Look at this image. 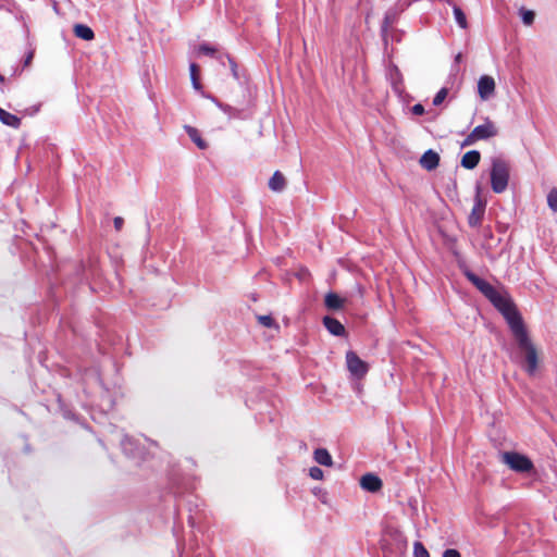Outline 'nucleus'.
<instances>
[{
    "instance_id": "obj_1",
    "label": "nucleus",
    "mask_w": 557,
    "mask_h": 557,
    "mask_svg": "<svg viewBox=\"0 0 557 557\" xmlns=\"http://www.w3.org/2000/svg\"><path fill=\"white\" fill-rule=\"evenodd\" d=\"M490 304L502 314L523 359L525 371L533 375L537 369V350L529 335L523 318L508 292L490 285Z\"/></svg>"
},
{
    "instance_id": "obj_2",
    "label": "nucleus",
    "mask_w": 557,
    "mask_h": 557,
    "mask_svg": "<svg viewBox=\"0 0 557 557\" xmlns=\"http://www.w3.org/2000/svg\"><path fill=\"white\" fill-rule=\"evenodd\" d=\"M510 177V166L508 161L503 158H494L490 169V185L497 193H504L507 189Z\"/></svg>"
},
{
    "instance_id": "obj_3",
    "label": "nucleus",
    "mask_w": 557,
    "mask_h": 557,
    "mask_svg": "<svg viewBox=\"0 0 557 557\" xmlns=\"http://www.w3.org/2000/svg\"><path fill=\"white\" fill-rule=\"evenodd\" d=\"M148 440L145 437H133L129 435H122L120 438V445L123 453L129 458H144L145 456V443Z\"/></svg>"
},
{
    "instance_id": "obj_4",
    "label": "nucleus",
    "mask_w": 557,
    "mask_h": 557,
    "mask_svg": "<svg viewBox=\"0 0 557 557\" xmlns=\"http://www.w3.org/2000/svg\"><path fill=\"white\" fill-rule=\"evenodd\" d=\"M502 461L516 472L525 473L533 469V463L527 456L515 451L503 453Z\"/></svg>"
},
{
    "instance_id": "obj_5",
    "label": "nucleus",
    "mask_w": 557,
    "mask_h": 557,
    "mask_svg": "<svg viewBox=\"0 0 557 557\" xmlns=\"http://www.w3.org/2000/svg\"><path fill=\"white\" fill-rule=\"evenodd\" d=\"M346 366L350 374L356 379L364 377L369 371L368 363L361 360L352 350L346 352Z\"/></svg>"
},
{
    "instance_id": "obj_6",
    "label": "nucleus",
    "mask_w": 557,
    "mask_h": 557,
    "mask_svg": "<svg viewBox=\"0 0 557 557\" xmlns=\"http://www.w3.org/2000/svg\"><path fill=\"white\" fill-rule=\"evenodd\" d=\"M482 193H483V187H482L481 183H478L475 186L474 206L469 215V224L471 226H478L483 219V214H484V210H485V200L482 199Z\"/></svg>"
},
{
    "instance_id": "obj_7",
    "label": "nucleus",
    "mask_w": 557,
    "mask_h": 557,
    "mask_svg": "<svg viewBox=\"0 0 557 557\" xmlns=\"http://www.w3.org/2000/svg\"><path fill=\"white\" fill-rule=\"evenodd\" d=\"M360 487L370 493L381 491L383 486L382 480L374 473H366L360 478Z\"/></svg>"
},
{
    "instance_id": "obj_8",
    "label": "nucleus",
    "mask_w": 557,
    "mask_h": 557,
    "mask_svg": "<svg viewBox=\"0 0 557 557\" xmlns=\"http://www.w3.org/2000/svg\"><path fill=\"white\" fill-rule=\"evenodd\" d=\"M438 163L440 156L432 149L425 151L420 159L421 166L428 171L436 169L438 166Z\"/></svg>"
},
{
    "instance_id": "obj_9",
    "label": "nucleus",
    "mask_w": 557,
    "mask_h": 557,
    "mask_svg": "<svg viewBox=\"0 0 557 557\" xmlns=\"http://www.w3.org/2000/svg\"><path fill=\"white\" fill-rule=\"evenodd\" d=\"M323 325L332 335L343 336L345 334L344 325L335 318L324 317Z\"/></svg>"
},
{
    "instance_id": "obj_10",
    "label": "nucleus",
    "mask_w": 557,
    "mask_h": 557,
    "mask_svg": "<svg viewBox=\"0 0 557 557\" xmlns=\"http://www.w3.org/2000/svg\"><path fill=\"white\" fill-rule=\"evenodd\" d=\"M467 278L484 295L487 297V282L484 278L479 277L475 273L466 269L463 271Z\"/></svg>"
},
{
    "instance_id": "obj_11",
    "label": "nucleus",
    "mask_w": 557,
    "mask_h": 557,
    "mask_svg": "<svg viewBox=\"0 0 557 557\" xmlns=\"http://www.w3.org/2000/svg\"><path fill=\"white\" fill-rule=\"evenodd\" d=\"M210 100H212L216 107L222 110L225 114L228 115L230 119H242L243 117V111L236 108H233L228 104L220 102L214 97L210 96L208 97Z\"/></svg>"
},
{
    "instance_id": "obj_12",
    "label": "nucleus",
    "mask_w": 557,
    "mask_h": 557,
    "mask_svg": "<svg viewBox=\"0 0 557 557\" xmlns=\"http://www.w3.org/2000/svg\"><path fill=\"white\" fill-rule=\"evenodd\" d=\"M313 459L317 463L324 466V467H332L333 466V458L327 449L325 448H317L313 451Z\"/></svg>"
},
{
    "instance_id": "obj_13",
    "label": "nucleus",
    "mask_w": 557,
    "mask_h": 557,
    "mask_svg": "<svg viewBox=\"0 0 557 557\" xmlns=\"http://www.w3.org/2000/svg\"><path fill=\"white\" fill-rule=\"evenodd\" d=\"M480 158H481V156H480L479 151L471 150L463 154L460 163L465 169L471 170L478 165Z\"/></svg>"
},
{
    "instance_id": "obj_14",
    "label": "nucleus",
    "mask_w": 557,
    "mask_h": 557,
    "mask_svg": "<svg viewBox=\"0 0 557 557\" xmlns=\"http://www.w3.org/2000/svg\"><path fill=\"white\" fill-rule=\"evenodd\" d=\"M324 305L330 310H339L344 306V299L331 292L325 295Z\"/></svg>"
},
{
    "instance_id": "obj_15",
    "label": "nucleus",
    "mask_w": 557,
    "mask_h": 557,
    "mask_svg": "<svg viewBox=\"0 0 557 557\" xmlns=\"http://www.w3.org/2000/svg\"><path fill=\"white\" fill-rule=\"evenodd\" d=\"M286 181L280 171H275L269 181V188L273 191H282L285 188Z\"/></svg>"
},
{
    "instance_id": "obj_16",
    "label": "nucleus",
    "mask_w": 557,
    "mask_h": 557,
    "mask_svg": "<svg viewBox=\"0 0 557 557\" xmlns=\"http://www.w3.org/2000/svg\"><path fill=\"white\" fill-rule=\"evenodd\" d=\"M487 138V124H482L476 126L472 133L466 138L463 145H470L475 139H485Z\"/></svg>"
},
{
    "instance_id": "obj_17",
    "label": "nucleus",
    "mask_w": 557,
    "mask_h": 557,
    "mask_svg": "<svg viewBox=\"0 0 557 557\" xmlns=\"http://www.w3.org/2000/svg\"><path fill=\"white\" fill-rule=\"evenodd\" d=\"M73 32L76 37L87 41L94 39L95 37L94 30L85 24H75Z\"/></svg>"
},
{
    "instance_id": "obj_18",
    "label": "nucleus",
    "mask_w": 557,
    "mask_h": 557,
    "mask_svg": "<svg viewBox=\"0 0 557 557\" xmlns=\"http://www.w3.org/2000/svg\"><path fill=\"white\" fill-rule=\"evenodd\" d=\"M189 73H190V81H191V85H193L194 89L199 91L201 94V96H203L206 98L210 97L209 95H206L205 91L202 90V86H201V84L199 82V77H198V65L196 63H190Z\"/></svg>"
},
{
    "instance_id": "obj_19",
    "label": "nucleus",
    "mask_w": 557,
    "mask_h": 557,
    "mask_svg": "<svg viewBox=\"0 0 557 557\" xmlns=\"http://www.w3.org/2000/svg\"><path fill=\"white\" fill-rule=\"evenodd\" d=\"M0 121L8 126L17 128L21 125V119L0 108Z\"/></svg>"
},
{
    "instance_id": "obj_20",
    "label": "nucleus",
    "mask_w": 557,
    "mask_h": 557,
    "mask_svg": "<svg viewBox=\"0 0 557 557\" xmlns=\"http://www.w3.org/2000/svg\"><path fill=\"white\" fill-rule=\"evenodd\" d=\"M389 79L392 83L393 89L400 94L403 90V78L399 70L397 67H394L389 71Z\"/></svg>"
},
{
    "instance_id": "obj_21",
    "label": "nucleus",
    "mask_w": 557,
    "mask_h": 557,
    "mask_svg": "<svg viewBox=\"0 0 557 557\" xmlns=\"http://www.w3.org/2000/svg\"><path fill=\"white\" fill-rule=\"evenodd\" d=\"M446 2L453 7L454 16L458 26L463 29L467 28V17L463 11L458 5L454 4L450 0H447Z\"/></svg>"
},
{
    "instance_id": "obj_22",
    "label": "nucleus",
    "mask_w": 557,
    "mask_h": 557,
    "mask_svg": "<svg viewBox=\"0 0 557 557\" xmlns=\"http://www.w3.org/2000/svg\"><path fill=\"white\" fill-rule=\"evenodd\" d=\"M185 129H186L189 138L197 145L198 148H200V149L207 148L206 141L201 138L199 132L195 127L185 126Z\"/></svg>"
},
{
    "instance_id": "obj_23",
    "label": "nucleus",
    "mask_w": 557,
    "mask_h": 557,
    "mask_svg": "<svg viewBox=\"0 0 557 557\" xmlns=\"http://www.w3.org/2000/svg\"><path fill=\"white\" fill-rule=\"evenodd\" d=\"M396 17H397L396 16V12L393 11V10H388L385 13V16H384V20H383V24H382V28H381L382 36H383L384 39L386 38V33H387L388 28L395 23Z\"/></svg>"
},
{
    "instance_id": "obj_24",
    "label": "nucleus",
    "mask_w": 557,
    "mask_h": 557,
    "mask_svg": "<svg viewBox=\"0 0 557 557\" xmlns=\"http://www.w3.org/2000/svg\"><path fill=\"white\" fill-rule=\"evenodd\" d=\"M519 16L522 20V23L527 26H531L535 18V13L532 10H528L525 8H521L519 10Z\"/></svg>"
},
{
    "instance_id": "obj_25",
    "label": "nucleus",
    "mask_w": 557,
    "mask_h": 557,
    "mask_svg": "<svg viewBox=\"0 0 557 557\" xmlns=\"http://www.w3.org/2000/svg\"><path fill=\"white\" fill-rule=\"evenodd\" d=\"M547 206L553 213H557V188H552L546 197Z\"/></svg>"
},
{
    "instance_id": "obj_26",
    "label": "nucleus",
    "mask_w": 557,
    "mask_h": 557,
    "mask_svg": "<svg viewBox=\"0 0 557 557\" xmlns=\"http://www.w3.org/2000/svg\"><path fill=\"white\" fill-rule=\"evenodd\" d=\"M478 90L481 99H487V75L481 76L478 84Z\"/></svg>"
},
{
    "instance_id": "obj_27",
    "label": "nucleus",
    "mask_w": 557,
    "mask_h": 557,
    "mask_svg": "<svg viewBox=\"0 0 557 557\" xmlns=\"http://www.w3.org/2000/svg\"><path fill=\"white\" fill-rule=\"evenodd\" d=\"M413 555L414 557H430L429 552L421 542H414Z\"/></svg>"
},
{
    "instance_id": "obj_28",
    "label": "nucleus",
    "mask_w": 557,
    "mask_h": 557,
    "mask_svg": "<svg viewBox=\"0 0 557 557\" xmlns=\"http://www.w3.org/2000/svg\"><path fill=\"white\" fill-rule=\"evenodd\" d=\"M258 321L265 327H277V324L271 315H258Z\"/></svg>"
},
{
    "instance_id": "obj_29",
    "label": "nucleus",
    "mask_w": 557,
    "mask_h": 557,
    "mask_svg": "<svg viewBox=\"0 0 557 557\" xmlns=\"http://www.w3.org/2000/svg\"><path fill=\"white\" fill-rule=\"evenodd\" d=\"M226 59H227V61L230 63V69H231L232 76L237 82H240V75H239L236 62L231 57H228V55H226Z\"/></svg>"
},
{
    "instance_id": "obj_30",
    "label": "nucleus",
    "mask_w": 557,
    "mask_h": 557,
    "mask_svg": "<svg viewBox=\"0 0 557 557\" xmlns=\"http://www.w3.org/2000/svg\"><path fill=\"white\" fill-rule=\"evenodd\" d=\"M446 97H447V89L446 88L440 89L437 91V94L435 95V97L433 98V104L440 106L445 100Z\"/></svg>"
},
{
    "instance_id": "obj_31",
    "label": "nucleus",
    "mask_w": 557,
    "mask_h": 557,
    "mask_svg": "<svg viewBox=\"0 0 557 557\" xmlns=\"http://www.w3.org/2000/svg\"><path fill=\"white\" fill-rule=\"evenodd\" d=\"M309 475L313 480H322L323 479V471L319 467H311L309 469Z\"/></svg>"
},
{
    "instance_id": "obj_32",
    "label": "nucleus",
    "mask_w": 557,
    "mask_h": 557,
    "mask_svg": "<svg viewBox=\"0 0 557 557\" xmlns=\"http://www.w3.org/2000/svg\"><path fill=\"white\" fill-rule=\"evenodd\" d=\"M198 51L200 53L207 54V55H213L215 52V49L207 44H202L199 46Z\"/></svg>"
},
{
    "instance_id": "obj_33",
    "label": "nucleus",
    "mask_w": 557,
    "mask_h": 557,
    "mask_svg": "<svg viewBox=\"0 0 557 557\" xmlns=\"http://www.w3.org/2000/svg\"><path fill=\"white\" fill-rule=\"evenodd\" d=\"M424 111V107L421 103H417L411 108V112L414 115H422Z\"/></svg>"
},
{
    "instance_id": "obj_34",
    "label": "nucleus",
    "mask_w": 557,
    "mask_h": 557,
    "mask_svg": "<svg viewBox=\"0 0 557 557\" xmlns=\"http://www.w3.org/2000/svg\"><path fill=\"white\" fill-rule=\"evenodd\" d=\"M443 557H461V556L457 549L448 548V549L444 550Z\"/></svg>"
},
{
    "instance_id": "obj_35",
    "label": "nucleus",
    "mask_w": 557,
    "mask_h": 557,
    "mask_svg": "<svg viewBox=\"0 0 557 557\" xmlns=\"http://www.w3.org/2000/svg\"><path fill=\"white\" fill-rule=\"evenodd\" d=\"M113 222H114V227H115L116 231H120L122 228V226H123V223H124V221H123V219L121 216L114 218Z\"/></svg>"
},
{
    "instance_id": "obj_36",
    "label": "nucleus",
    "mask_w": 557,
    "mask_h": 557,
    "mask_svg": "<svg viewBox=\"0 0 557 557\" xmlns=\"http://www.w3.org/2000/svg\"><path fill=\"white\" fill-rule=\"evenodd\" d=\"M490 137L497 134V129L490 123V131H488Z\"/></svg>"
},
{
    "instance_id": "obj_37",
    "label": "nucleus",
    "mask_w": 557,
    "mask_h": 557,
    "mask_svg": "<svg viewBox=\"0 0 557 557\" xmlns=\"http://www.w3.org/2000/svg\"><path fill=\"white\" fill-rule=\"evenodd\" d=\"M495 88V82L493 78L490 77V95L494 91Z\"/></svg>"
},
{
    "instance_id": "obj_38",
    "label": "nucleus",
    "mask_w": 557,
    "mask_h": 557,
    "mask_svg": "<svg viewBox=\"0 0 557 557\" xmlns=\"http://www.w3.org/2000/svg\"><path fill=\"white\" fill-rule=\"evenodd\" d=\"M32 57H33L32 54H29V55L27 57V59H26V63L32 59Z\"/></svg>"
},
{
    "instance_id": "obj_39",
    "label": "nucleus",
    "mask_w": 557,
    "mask_h": 557,
    "mask_svg": "<svg viewBox=\"0 0 557 557\" xmlns=\"http://www.w3.org/2000/svg\"><path fill=\"white\" fill-rule=\"evenodd\" d=\"M4 81L3 76L0 74V82L2 83Z\"/></svg>"
}]
</instances>
